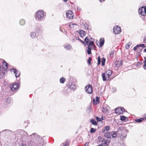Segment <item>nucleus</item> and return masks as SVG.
<instances>
[{"label": "nucleus", "instance_id": "nucleus-1", "mask_svg": "<svg viewBox=\"0 0 146 146\" xmlns=\"http://www.w3.org/2000/svg\"><path fill=\"white\" fill-rule=\"evenodd\" d=\"M45 15L42 10L38 11L36 13L35 18L36 20L38 21L44 20Z\"/></svg>", "mask_w": 146, "mask_h": 146}, {"label": "nucleus", "instance_id": "nucleus-2", "mask_svg": "<svg viewBox=\"0 0 146 146\" xmlns=\"http://www.w3.org/2000/svg\"><path fill=\"white\" fill-rule=\"evenodd\" d=\"M3 67L0 66V78H3L6 72V69H7L8 65L5 61L3 62Z\"/></svg>", "mask_w": 146, "mask_h": 146}, {"label": "nucleus", "instance_id": "nucleus-3", "mask_svg": "<svg viewBox=\"0 0 146 146\" xmlns=\"http://www.w3.org/2000/svg\"><path fill=\"white\" fill-rule=\"evenodd\" d=\"M20 133L19 137L21 139L23 142H25L27 139L28 134L27 132L23 130H20L18 131Z\"/></svg>", "mask_w": 146, "mask_h": 146}, {"label": "nucleus", "instance_id": "nucleus-4", "mask_svg": "<svg viewBox=\"0 0 146 146\" xmlns=\"http://www.w3.org/2000/svg\"><path fill=\"white\" fill-rule=\"evenodd\" d=\"M117 134H119L122 137H125L127 136L126 130L125 129L122 130L121 128H119L116 131Z\"/></svg>", "mask_w": 146, "mask_h": 146}, {"label": "nucleus", "instance_id": "nucleus-5", "mask_svg": "<svg viewBox=\"0 0 146 146\" xmlns=\"http://www.w3.org/2000/svg\"><path fill=\"white\" fill-rule=\"evenodd\" d=\"M30 137L31 138V141H33L34 143L35 142L36 143H38L37 141L39 139V137L36 133H33L31 135Z\"/></svg>", "mask_w": 146, "mask_h": 146}, {"label": "nucleus", "instance_id": "nucleus-6", "mask_svg": "<svg viewBox=\"0 0 146 146\" xmlns=\"http://www.w3.org/2000/svg\"><path fill=\"white\" fill-rule=\"evenodd\" d=\"M85 90L86 92L88 94H91L93 92L92 86L91 85H88L85 87Z\"/></svg>", "mask_w": 146, "mask_h": 146}, {"label": "nucleus", "instance_id": "nucleus-7", "mask_svg": "<svg viewBox=\"0 0 146 146\" xmlns=\"http://www.w3.org/2000/svg\"><path fill=\"white\" fill-rule=\"evenodd\" d=\"M109 107L106 104H104L103 105L102 108V112L104 113H109Z\"/></svg>", "mask_w": 146, "mask_h": 146}, {"label": "nucleus", "instance_id": "nucleus-8", "mask_svg": "<svg viewBox=\"0 0 146 146\" xmlns=\"http://www.w3.org/2000/svg\"><path fill=\"white\" fill-rule=\"evenodd\" d=\"M19 84L17 83H15L12 85V87H11V90L13 92H15L19 88Z\"/></svg>", "mask_w": 146, "mask_h": 146}, {"label": "nucleus", "instance_id": "nucleus-9", "mask_svg": "<svg viewBox=\"0 0 146 146\" xmlns=\"http://www.w3.org/2000/svg\"><path fill=\"white\" fill-rule=\"evenodd\" d=\"M113 32L116 34H118L121 33V29L118 26H116L113 27Z\"/></svg>", "mask_w": 146, "mask_h": 146}, {"label": "nucleus", "instance_id": "nucleus-10", "mask_svg": "<svg viewBox=\"0 0 146 146\" xmlns=\"http://www.w3.org/2000/svg\"><path fill=\"white\" fill-rule=\"evenodd\" d=\"M66 17L69 19H72L74 14L71 11L69 10L66 13Z\"/></svg>", "mask_w": 146, "mask_h": 146}, {"label": "nucleus", "instance_id": "nucleus-11", "mask_svg": "<svg viewBox=\"0 0 146 146\" xmlns=\"http://www.w3.org/2000/svg\"><path fill=\"white\" fill-rule=\"evenodd\" d=\"M15 74L16 78L19 77L20 75V72L16 69L15 68H12L11 69Z\"/></svg>", "mask_w": 146, "mask_h": 146}, {"label": "nucleus", "instance_id": "nucleus-12", "mask_svg": "<svg viewBox=\"0 0 146 146\" xmlns=\"http://www.w3.org/2000/svg\"><path fill=\"white\" fill-rule=\"evenodd\" d=\"M139 12L142 16H145V13H144V8L143 7H142L139 9Z\"/></svg>", "mask_w": 146, "mask_h": 146}, {"label": "nucleus", "instance_id": "nucleus-13", "mask_svg": "<svg viewBox=\"0 0 146 146\" xmlns=\"http://www.w3.org/2000/svg\"><path fill=\"white\" fill-rule=\"evenodd\" d=\"M113 71L111 70H108L106 71L104 73V75H107L110 77L112 74Z\"/></svg>", "mask_w": 146, "mask_h": 146}, {"label": "nucleus", "instance_id": "nucleus-14", "mask_svg": "<svg viewBox=\"0 0 146 146\" xmlns=\"http://www.w3.org/2000/svg\"><path fill=\"white\" fill-rule=\"evenodd\" d=\"M122 62V61L121 60L116 61L115 62L114 64L117 67H119L121 65Z\"/></svg>", "mask_w": 146, "mask_h": 146}, {"label": "nucleus", "instance_id": "nucleus-15", "mask_svg": "<svg viewBox=\"0 0 146 146\" xmlns=\"http://www.w3.org/2000/svg\"><path fill=\"white\" fill-rule=\"evenodd\" d=\"M115 113L117 114H122V111L120 110V108H117L115 109Z\"/></svg>", "mask_w": 146, "mask_h": 146}, {"label": "nucleus", "instance_id": "nucleus-16", "mask_svg": "<svg viewBox=\"0 0 146 146\" xmlns=\"http://www.w3.org/2000/svg\"><path fill=\"white\" fill-rule=\"evenodd\" d=\"M112 134L111 132L110 133H105L104 135V137L107 138L109 139L112 138Z\"/></svg>", "mask_w": 146, "mask_h": 146}, {"label": "nucleus", "instance_id": "nucleus-17", "mask_svg": "<svg viewBox=\"0 0 146 146\" xmlns=\"http://www.w3.org/2000/svg\"><path fill=\"white\" fill-rule=\"evenodd\" d=\"M68 88L70 89L74 90L76 88V86L73 84L69 83V84Z\"/></svg>", "mask_w": 146, "mask_h": 146}, {"label": "nucleus", "instance_id": "nucleus-18", "mask_svg": "<svg viewBox=\"0 0 146 146\" xmlns=\"http://www.w3.org/2000/svg\"><path fill=\"white\" fill-rule=\"evenodd\" d=\"M104 74V73H103L102 75V77L103 81H106L108 80L109 79L110 77L109 76H108V75L107 76H106V75H104V76H103Z\"/></svg>", "mask_w": 146, "mask_h": 146}, {"label": "nucleus", "instance_id": "nucleus-19", "mask_svg": "<svg viewBox=\"0 0 146 146\" xmlns=\"http://www.w3.org/2000/svg\"><path fill=\"white\" fill-rule=\"evenodd\" d=\"M79 34L81 37H83L85 36L86 33L84 31L81 30L79 31Z\"/></svg>", "mask_w": 146, "mask_h": 146}, {"label": "nucleus", "instance_id": "nucleus-20", "mask_svg": "<svg viewBox=\"0 0 146 146\" xmlns=\"http://www.w3.org/2000/svg\"><path fill=\"white\" fill-rule=\"evenodd\" d=\"M100 47L102 46L104 44V39L103 38H101L100 39Z\"/></svg>", "mask_w": 146, "mask_h": 146}, {"label": "nucleus", "instance_id": "nucleus-21", "mask_svg": "<svg viewBox=\"0 0 146 146\" xmlns=\"http://www.w3.org/2000/svg\"><path fill=\"white\" fill-rule=\"evenodd\" d=\"M120 119L122 121H126L128 120V118L123 115L120 116Z\"/></svg>", "mask_w": 146, "mask_h": 146}, {"label": "nucleus", "instance_id": "nucleus-22", "mask_svg": "<svg viewBox=\"0 0 146 146\" xmlns=\"http://www.w3.org/2000/svg\"><path fill=\"white\" fill-rule=\"evenodd\" d=\"M146 118H141L139 119H136L135 121L137 123H140L142 122L143 120L146 119Z\"/></svg>", "mask_w": 146, "mask_h": 146}, {"label": "nucleus", "instance_id": "nucleus-23", "mask_svg": "<svg viewBox=\"0 0 146 146\" xmlns=\"http://www.w3.org/2000/svg\"><path fill=\"white\" fill-rule=\"evenodd\" d=\"M89 43L88 45V46L92 47L94 46V41L89 40Z\"/></svg>", "mask_w": 146, "mask_h": 146}, {"label": "nucleus", "instance_id": "nucleus-24", "mask_svg": "<svg viewBox=\"0 0 146 146\" xmlns=\"http://www.w3.org/2000/svg\"><path fill=\"white\" fill-rule=\"evenodd\" d=\"M110 142V141L109 140H105L104 141L102 142V143H103L104 144L107 145L108 146L109 145V143Z\"/></svg>", "mask_w": 146, "mask_h": 146}, {"label": "nucleus", "instance_id": "nucleus-25", "mask_svg": "<svg viewBox=\"0 0 146 146\" xmlns=\"http://www.w3.org/2000/svg\"><path fill=\"white\" fill-rule=\"evenodd\" d=\"M90 122L93 125H97V123L95 120L94 119H91L90 120Z\"/></svg>", "mask_w": 146, "mask_h": 146}, {"label": "nucleus", "instance_id": "nucleus-26", "mask_svg": "<svg viewBox=\"0 0 146 146\" xmlns=\"http://www.w3.org/2000/svg\"><path fill=\"white\" fill-rule=\"evenodd\" d=\"M70 89L69 88H64V92L66 94H68L70 92Z\"/></svg>", "mask_w": 146, "mask_h": 146}, {"label": "nucleus", "instance_id": "nucleus-27", "mask_svg": "<svg viewBox=\"0 0 146 146\" xmlns=\"http://www.w3.org/2000/svg\"><path fill=\"white\" fill-rule=\"evenodd\" d=\"M64 48L66 50H68L72 48V47L70 44H68L64 46Z\"/></svg>", "mask_w": 146, "mask_h": 146}, {"label": "nucleus", "instance_id": "nucleus-28", "mask_svg": "<svg viewBox=\"0 0 146 146\" xmlns=\"http://www.w3.org/2000/svg\"><path fill=\"white\" fill-rule=\"evenodd\" d=\"M84 25L85 26L84 28V29H87L88 30H90L91 29V27L90 26L88 25L87 23L84 24Z\"/></svg>", "mask_w": 146, "mask_h": 146}, {"label": "nucleus", "instance_id": "nucleus-29", "mask_svg": "<svg viewBox=\"0 0 146 146\" xmlns=\"http://www.w3.org/2000/svg\"><path fill=\"white\" fill-rule=\"evenodd\" d=\"M35 31L36 33L39 34L40 33H41V30L40 29V28L39 27H37L36 28Z\"/></svg>", "mask_w": 146, "mask_h": 146}, {"label": "nucleus", "instance_id": "nucleus-30", "mask_svg": "<svg viewBox=\"0 0 146 146\" xmlns=\"http://www.w3.org/2000/svg\"><path fill=\"white\" fill-rule=\"evenodd\" d=\"M30 36L33 38H35L36 36V34L35 32H31L30 33Z\"/></svg>", "mask_w": 146, "mask_h": 146}, {"label": "nucleus", "instance_id": "nucleus-31", "mask_svg": "<svg viewBox=\"0 0 146 146\" xmlns=\"http://www.w3.org/2000/svg\"><path fill=\"white\" fill-rule=\"evenodd\" d=\"M66 80V79L63 77L61 78L60 80V82L61 83L63 84Z\"/></svg>", "mask_w": 146, "mask_h": 146}, {"label": "nucleus", "instance_id": "nucleus-32", "mask_svg": "<svg viewBox=\"0 0 146 146\" xmlns=\"http://www.w3.org/2000/svg\"><path fill=\"white\" fill-rule=\"evenodd\" d=\"M25 21L24 19H21L19 21V23L20 25H23L25 24Z\"/></svg>", "mask_w": 146, "mask_h": 146}, {"label": "nucleus", "instance_id": "nucleus-33", "mask_svg": "<svg viewBox=\"0 0 146 146\" xmlns=\"http://www.w3.org/2000/svg\"><path fill=\"white\" fill-rule=\"evenodd\" d=\"M105 61H106V59L104 57L102 58L101 62H102V66H104L105 65Z\"/></svg>", "mask_w": 146, "mask_h": 146}, {"label": "nucleus", "instance_id": "nucleus-34", "mask_svg": "<svg viewBox=\"0 0 146 146\" xmlns=\"http://www.w3.org/2000/svg\"><path fill=\"white\" fill-rule=\"evenodd\" d=\"M132 44V43L129 42V43H127L125 45V47L126 49H128L130 47V46Z\"/></svg>", "mask_w": 146, "mask_h": 146}, {"label": "nucleus", "instance_id": "nucleus-35", "mask_svg": "<svg viewBox=\"0 0 146 146\" xmlns=\"http://www.w3.org/2000/svg\"><path fill=\"white\" fill-rule=\"evenodd\" d=\"M116 133L117 134L116 132L115 133L114 131H112V132H111V133L112 135H111L112 138L115 137L117 135Z\"/></svg>", "mask_w": 146, "mask_h": 146}, {"label": "nucleus", "instance_id": "nucleus-36", "mask_svg": "<svg viewBox=\"0 0 146 146\" xmlns=\"http://www.w3.org/2000/svg\"><path fill=\"white\" fill-rule=\"evenodd\" d=\"M76 40H78L80 41V42H82L83 44H84L85 45L86 44V43L85 42H84V41L80 39L79 38V37H78V36L76 37Z\"/></svg>", "mask_w": 146, "mask_h": 146}, {"label": "nucleus", "instance_id": "nucleus-37", "mask_svg": "<svg viewBox=\"0 0 146 146\" xmlns=\"http://www.w3.org/2000/svg\"><path fill=\"white\" fill-rule=\"evenodd\" d=\"M84 40L85 42L86 43L85 45L88 44L89 40V39L88 38L87 36L85 38Z\"/></svg>", "mask_w": 146, "mask_h": 146}, {"label": "nucleus", "instance_id": "nucleus-38", "mask_svg": "<svg viewBox=\"0 0 146 146\" xmlns=\"http://www.w3.org/2000/svg\"><path fill=\"white\" fill-rule=\"evenodd\" d=\"M87 53L88 54H90L91 53V47L88 46V47Z\"/></svg>", "mask_w": 146, "mask_h": 146}, {"label": "nucleus", "instance_id": "nucleus-39", "mask_svg": "<svg viewBox=\"0 0 146 146\" xmlns=\"http://www.w3.org/2000/svg\"><path fill=\"white\" fill-rule=\"evenodd\" d=\"M96 131V129L94 128H91L90 131L91 133H94Z\"/></svg>", "mask_w": 146, "mask_h": 146}, {"label": "nucleus", "instance_id": "nucleus-40", "mask_svg": "<svg viewBox=\"0 0 146 146\" xmlns=\"http://www.w3.org/2000/svg\"><path fill=\"white\" fill-rule=\"evenodd\" d=\"M101 63V59L100 56H98V65H100Z\"/></svg>", "mask_w": 146, "mask_h": 146}, {"label": "nucleus", "instance_id": "nucleus-41", "mask_svg": "<svg viewBox=\"0 0 146 146\" xmlns=\"http://www.w3.org/2000/svg\"><path fill=\"white\" fill-rule=\"evenodd\" d=\"M139 46L138 45H136V46L133 48V50L134 51H136L139 48Z\"/></svg>", "mask_w": 146, "mask_h": 146}, {"label": "nucleus", "instance_id": "nucleus-42", "mask_svg": "<svg viewBox=\"0 0 146 146\" xmlns=\"http://www.w3.org/2000/svg\"><path fill=\"white\" fill-rule=\"evenodd\" d=\"M139 47H141L143 48H145V46L144 44H138Z\"/></svg>", "mask_w": 146, "mask_h": 146}, {"label": "nucleus", "instance_id": "nucleus-43", "mask_svg": "<svg viewBox=\"0 0 146 146\" xmlns=\"http://www.w3.org/2000/svg\"><path fill=\"white\" fill-rule=\"evenodd\" d=\"M109 128L110 127L108 126H106L104 128V129L106 131H108L109 130Z\"/></svg>", "mask_w": 146, "mask_h": 146}, {"label": "nucleus", "instance_id": "nucleus-44", "mask_svg": "<svg viewBox=\"0 0 146 146\" xmlns=\"http://www.w3.org/2000/svg\"><path fill=\"white\" fill-rule=\"evenodd\" d=\"M141 65V63L139 62H138L137 64H136L135 66L136 67H138L139 66Z\"/></svg>", "mask_w": 146, "mask_h": 146}, {"label": "nucleus", "instance_id": "nucleus-45", "mask_svg": "<svg viewBox=\"0 0 146 146\" xmlns=\"http://www.w3.org/2000/svg\"><path fill=\"white\" fill-rule=\"evenodd\" d=\"M114 50H112L111 52L110 53V57H112L113 56V55L114 54Z\"/></svg>", "mask_w": 146, "mask_h": 146}, {"label": "nucleus", "instance_id": "nucleus-46", "mask_svg": "<svg viewBox=\"0 0 146 146\" xmlns=\"http://www.w3.org/2000/svg\"><path fill=\"white\" fill-rule=\"evenodd\" d=\"M143 62L144 65L143 67L146 70V61L144 60Z\"/></svg>", "mask_w": 146, "mask_h": 146}, {"label": "nucleus", "instance_id": "nucleus-47", "mask_svg": "<svg viewBox=\"0 0 146 146\" xmlns=\"http://www.w3.org/2000/svg\"><path fill=\"white\" fill-rule=\"evenodd\" d=\"M92 61V58L90 57L89 58L88 60V63L89 64H90L91 61Z\"/></svg>", "mask_w": 146, "mask_h": 146}, {"label": "nucleus", "instance_id": "nucleus-48", "mask_svg": "<svg viewBox=\"0 0 146 146\" xmlns=\"http://www.w3.org/2000/svg\"><path fill=\"white\" fill-rule=\"evenodd\" d=\"M96 119L99 122L101 121V119L99 117H96Z\"/></svg>", "mask_w": 146, "mask_h": 146}, {"label": "nucleus", "instance_id": "nucleus-49", "mask_svg": "<svg viewBox=\"0 0 146 146\" xmlns=\"http://www.w3.org/2000/svg\"><path fill=\"white\" fill-rule=\"evenodd\" d=\"M96 101L97 102V103H99V98L98 97H96Z\"/></svg>", "mask_w": 146, "mask_h": 146}, {"label": "nucleus", "instance_id": "nucleus-50", "mask_svg": "<svg viewBox=\"0 0 146 146\" xmlns=\"http://www.w3.org/2000/svg\"><path fill=\"white\" fill-rule=\"evenodd\" d=\"M93 104L94 105H96L98 104V103H97L95 101V100L94 99L93 100Z\"/></svg>", "mask_w": 146, "mask_h": 146}, {"label": "nucleus", "instance_id": "nucleus-51", "mask_svg": "<svg viewBox=\"0 0 146 146\" xmlns=\"http://www.w3.org/2000/svg\"><path fill=\"white\" fill-rule=\"evenodd\" d=\"M120 110H121V111H122V113L123 112L125 111V109L123 108H120Z\"/></svg>", "mask_w": 146, "mask_h": 146}, {"label": "nucleus", "instance_id": "nucleus-52", "mask_svg": "<svg viewBox=\"0 0 146 146\" xmlns=\"http://www.w3.org/2000/svg\"><path fill=\"white\" fill-rule=\"evenodd\" d=\"M143 42L146 43V35L145 36L144 38Z\"/></svg>", "mask_w": 146, "mask_h": 146}, {"label": "nucleus", "instance_id": "nucleus-53", "mask_svg": "<svg viewBox=\"0 0 146 146\" xmlns=\"http://www.w3.org/2000/svg\"><path fill=\"white\" fill-rule=\"evenodd\" d=\"M144 13H145V15H146V6L145 7H144Z\"/></svg>", "mask_w": 146, "mask_h": 146}, {"label": "nucleus", "instance_id": "nucleus-54", "mask_svg": "<svg viewBox=\"0 0 146 146\" xmlns=\"http://www.w3.org/2000/svg\"><path fill=\"white\" fill-rule=\"evenodd\" d=\"M10 100V98H8L7 99V102L8 103H9L10 102L9 101Z\"/></svg>", "mask_w": 146, "mask_h": 146}, {"label": "nucleus", "instance_id": "nucleus-55", "mask_svg": "<svg viewBox=\"0 0 146 146\" xmlns=\"http://www.w3.org/2000/svg\"><path fill=\"white\" fill-rule=\"evenodd\" d=\"M68 143L67 141H66V142L64 144V145L65 146H66V145H68Z\"/></svg>", "mask_w": 146, "mask_h": 146}, {"label": "nucleus", "instance_id": "nucleus-56", "mask_svg": "<svg viewBox=\"0 0 146 146\" xmlns=\"http://www.w3.org/2000/svg\"><path fill=\"white\" fill-rule=\"evenodd\" d=\"M19 146H26V145L24 144H20Z\"/></svg>", "mask_w": 146, "mask_h": 146}, {"label": "nucleus", "instance_id": "nucleus-57", "mask_svg": "<svg viewBox=\"0 0 146 146\" xmlns=\"http://www.w3.org/2000/svg\"><path fill=\"white\" fill-rule=\"evenodd\" d=\"M105 130L104 129V128H103L102 129V133H104L105 132Z\"/></svg>", "mask_w": 146, "mask_h": 146}, {"label": "nucleus", "instance_id": "nucleus-58", "mask_svg": "<svg viewBox=\"0 0 146 146\" xmlns=\"http://www.w3.org/2000/svg\"><path fill=\"white\" fill-rule=\"evenodd\" d=\"M101 145H102V146H108L107 145L104 144L103 143H102Z\"/></svg>", "mask_w": 146, "mask_h": 146}, {"label": "nucleus", "instance_id": "nucleus-59", "mask_svg": "<svg viewBox=\"0 0 146 146\" xmlns=\"http://www.w3.org/2000/svg\"><path fill=\"white\" fill-rule=\"evenodd\" d=\"M99 1L101 3H102V0H99ZM102 1H104L105 0H102Z\"/></svg>", "mask_w": 146, "mask_h": 146}, {"label": "nucleus", "instance_id": "nucleus-60", "mask_svg": "<svg viewBox=\"0 0 146 146\" xmlns=\"http://www.w3.org/2000/svg\"><path fill=\"white\" fill-rule=\"evenodd\" d=\"M144 52H146V48H145L144 50Z\"/></svg>", "mask_w": 146, "mask_h": 146}, {"label": "nucleus", "instance_id": "nucleus-61", "mask_svg": "<svg viewBox=\"0 0 146 146\" xmlns=\"http://www.w3.org/2000/svg\"><path fill=\"white\" fill-rule=\"evenodd\" d=\"M63 1L65 2H66L67 0H63Z\"/></svg>", "mask_w": 146, "mask_h": 146}, {"label": "nucleus", "instance_id": "nucleus-62", "mask_svg": "<svg viewBox=\"0 0 146 146\" xmlns=\"http://www.w3.org/2000/svg\"><path fill=\"white\" fill-rule=\"evenodd\" d=\"M144 58L145 59L144 60L146 61V57H144Z\"/></svg>", "mask_w": 146, "mask_h": 146}, {"label": "nucleus", "instance_id": "nucleus-63", "mask_svg": "<svg viewBox=\"0 0 146 146\" xmlns=\"http://www.w3.org/2000/svg\"><path fill=\"white\" fill-rule=\"evenodd\" d=\"M102 120H104V118L103 117H102Z\"/></svg>", "mask_w": 146, "mask_h": 146}, {"label": "nucleus", "instance_id": "nucleus-64", "mask_svg": "<svg viewBox=\"0 0 146 146\" xmlns=\"http://www.w3.org/2000/svg\"><path fill=\"white\" fill-rule=\"evenodd\" d=\"M97 146H102V145H98Z\"/></svg>", "mask_w": 146, "mask_h": 146}]
</instances>
